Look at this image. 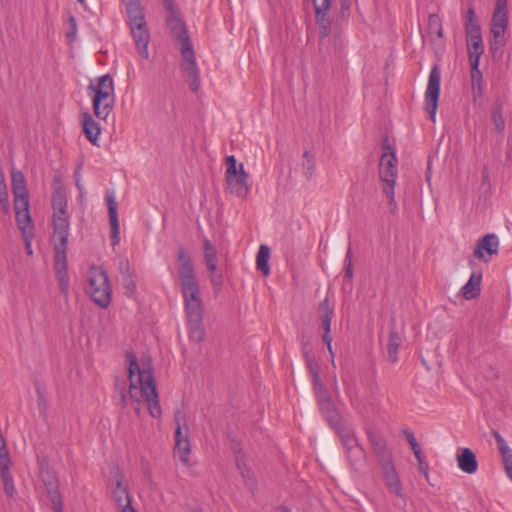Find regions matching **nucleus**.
<instances>
[{
  "label": "nucleus",
  "instance_id": "9",
  "mask_svg": "<svg viewBox=\"0 0 512 512\" xmlns=\"http://www.w3.org/2000/svg\"><path fill=\"white\" fill-rule=\"evenodd\" d=\"M225 163V180L229 191L240 198H245L249 187L247 184L248 174L245 172L243 164L240 163L238 166L234 155L227 156Z\"/></svg>",
  "mask_w": 512,
  "mask_h": 512
},
{
  "label": "nucleus",
  "instance_id": "62",
  "mask_svg": "<svg viewBox=\"0 0 512 512\" xmlns=\"http://www.w3.org/2000/svg\"><path fill=\"white\" fill-rule=\"evenodd\" d=\"M413 454L415 455V457H416V459H417V462H419L420 460H424V456H423V454H422V451H421V450H419L418 452H415V453H413Z\"/></svg>",
  "mask_w": 512,
  "mask_h": 512
},
{
  "label": "nucleus",
  "instance_id": "50",
  "mask_svg": "<svg viewBox=\"0 0 512 512\" xmlns=\"http://www.w3.org/2000/svg\"><path fill=\"white\" fill-rule=\"evenodd\" d=\"M418 469L420 473H422L426 478H428L429 466L428 463L424 460H420L418 462Z\"/></svg>",
  "mask_w": 512,
  "mask_h": 512
},
{
  "label": "nucleus",
  "instance_id": "22",
  "mask_svg": "<svg viewBox=\"0 0 512 512\" xmlns=\"http://www.w3.org/2000/svg\"><path fill=\"white\" fill-rule=\"evenodd\" d=\"M481 281L482 273L473 272L467 283L461 289L462 296L467 300L478 297L481 292Z\"/></svg>",
  "mask_w": 512,
  "mask_h": 512
},
{
  "label": "nucleus",
  "instance_id": "5",
  "mask_svg": "<svg viewBox=\"0 0 512 512\" xmlns=\"http://www.w3.org/2000/svg\"><path fill=\"white\" fill-rule=\"evenodd\" d=\"M382 148L384 152L382 153L379 161V177L383 183V193L389 199V205L394 213L397 208L394 189L398 174V161L395 151L387 137L382 141Z\"/></svg>",
  "mask_w": 512,
  "mask_h": 512
},
{
  "label": "nucleus",
  "instance_id": "1",
  "mask_svg": "<svg viewBox=\"0 0 512 512\" xmlns=\"http://www.w3.org/2000/svg\"><path fill=\"white\" fill-rule=\"evenodd\" d=\"M126 359L128 362L129 378L128 394H126L124 388H119L116 384V389L120 395L119 403L121 407L126 408L128 406V398H130L132 401L137 403L135 412L139 414L141 401L145 400L149 414L153 418H160L162 415V409L159 403L158 391L153 376L151 358L149 356H143L139 363L135 353L127 351Z\"/></svg>",
  "mask_w": 512,
  "mask_h": 512
},
{
  "label": "nucleus",
  "instance_id": "16",
  "mask_svg": "<svg viewBox=\"0 0 512 512\" xmlns=\"http://www.w3.org/2000/svg\"><path fill=\"white\" fill-rule=\"evenodd\" d=\"M15 218L19 229L24 235L33 229L29 212V199H14Z\"/></svg>",
  "mask_w": 512,
  "mask_h": 512
},
{
  "label": "nucleus",
  "instance_id": "37",
  "mask_svg": "<svg viewBox=\"0 0 512 512\" xmlns=\"http://www.w3.org/2000/svg\"><path fill=\"white\" fill-rule=\"evenodd\" d=\"M174 451H175V454L178 455L180 461L184 464H187L189 461V455H190L189 438H184L183 440H178V443H175Z\"/></svg>",
  "mask_w": 512,
  "mask_h": 512
},
{
  "label": "nucleus",
  "instance_id": "30",
  "mask_svg": "<svg viewBox=\"0 0 512 512\" xmlns=\"http://www.w3.org/2000/svg\"><path fill=\"white\" fill-rule=\"evenodd\" d=\"M338 436L345 449H349L359 444L358 439L355 436L354 430L339 423L334 426Z\"/></svg>",
  "mask_w": 512,
  "mask_h": 512
},
{
  "label": "nucleus",
  "instance_id": "10",
  "mask_svg": "<svg viewBox=\"0 0 512 512\" xmlns=\"http://www.w3.org/2000/svg\"><path fill=\"white\" fill-rule=\"evenodd\" d=\"M441 72L438 65L432 66L425 92L426 111L434 121L440 96Z\"/></svg>",
  "mask_w": 512,
  "mask_h": 512
},
{
  "label": "nucleus",
  "instance_id": "44",
  "mask_svg": "<svg viewBox=\"0 0 512 512\" xmlns=\"http://www.w3.org/2000/svg\"><path fill=\"white\" fill-rule=\"evenodd\" d=\"M305 362L307 369L311 373L312 376H317V373L319 372V365L316 361V358L312 354V352H305Z\"/></svg>",
  "mask_w": 512,
  "mask_h": 512
},
{
  "label": "nucleus",
  "instance_id": "12",
  "mask_svg": "<svg viewBox=\"0 0 512 512\" xmlns=\"http://www.w3.org/2000/svg\"><path fill=\"white\" fill-rule=\"evenodd\" d=\"M464 28L466 34V45L484 44L481 27L478 22L475 9L472 2H469L468 9L464 16Z\"/></svg>",
  "mask_w": 512,
  "mask_h": 512
},
{
  "label": "nucleus",
  "instance_id": "23",
  "mask_svg": "<svg viewBox=\"0 0 512 512\" xmlns=\"http://www.w3.org/2000/svg\"><path fill=\"white\" fill-rule=\"evenodd\" d=\"M128 18V26L145 23V14L140 0L124 3Z\"/></svg>",
  "mask_w": 512,
  "mask_h": 512
},
{
  "label": "nucleus",
  "instance_id": "38",
  "mask_svg": "<svg viewBox=\"0 0 512 512\" xmlns=\"http://www.w3.org/2000/svg\"><path fill=\"white\" fill-rule=\"evenodd\" d=\"M346 454L352 466L358 465L365 459V451L359 444L349 449H346Z\"/></svg>",
  "mask_w": 512,
  "mask_h": 512
},
{
  "label": "nucleus",
  "instance_id": "51",
  "mask_svg": "<svg viewBox=\"0 0 512 512\" xmlns=\"http://www.w3.org/2000/svg\"><path fill=\"white\" fill-rule=\"evenodd\" d=\"M315 391V394L317 396V400H318V403H320V401L324 399H330V396H329V393L326 389V387L324 386L323 387V390H314Z\"/></svg>",
  "mask_w": 512,
  "mask_h": 512
},
{
  "label": "nucleus",
  "instance_id": "18",
  "mask_svg": "<svg viewBox=\"0 0 512 512\" xmlns=\"http://www.w3.org/2000/svg\"><path fill=\"white\" fill-rule=\"evenodd\" d=\"M457 465L461 471L473 474L478 469L475 453L470 448H461L456 456Z\"/></svg>",
  "mask_w": 512,
  "mask_h": 512
},
{
  "label": "nucleus",
  "instance_id": "57",
  "mask_svg": "<svg viewBox=\"0 0 512 512\" xmlns=\"http://www.w3.org/2000/svg\"><path fill=\"white\" fill-rule=\"evenodd\" d=\"M352 257H353L352 250L349 247L348 250H347L346 256H345L344 263L352 262Z\"/></svg>",
  "mask_w": 512,
  "mask_h": 512
},
{
  "label": "nucleus",
  "instance_id": "60",
  "mask_svg": "<svg viewBox=\"0 0 512 512\" xmlns=\"http://www.w3.org/2000/svg\"><path fill=\"white\" fill-rule=\"evenodd\" d=\"M120 512H137L135 508H133L132 504L131 505H126V507L120 509Z\"/></svg>",
  "mask_w": 512,
  "mask_h": 512
},
{
  "label": "nucleus",
  "instance_id": "58",
  "mask_svg": "<svg viewBox=\"0 0 512 512\" xmlns=\"http://www.w3.org/2000/svg\"><path fill=\"white\" fill-rule=\"evenodd\" d=\"M482 182L483 183H488L489 182V173H488L487 168L483 169V172H482Z\"/></svg>",
  "mask_w": 512,
  "mask_h": 512
},
{
  "label": "nucleus",
  "instance_id": "2",
  "mask_svg": "<svg viewBox=\"0 0 512 512\" xmlns=\"http://www.w3.org/2000/svg\"><path fill=\"white\" fill-rule=\"evenodd\" d=\"M177 261L179 263L178 273L189 338L199 343L205 338V328L203 325L204 304L200 283L196 276L192 258L185 248H178Z\"/></svg>",
  "mask_w": 512,
  "mask_h": 512
},
{
  "label": "nucleus",
  "instance_id": "6",
  "mask_svg": "<svg viewBox=\"0 0 512 512\" xmlns=\"http://www.w3.org/2000/svg\"><path fill=\"white\" fill-rule=\"evenodd\" d=\"M88 90L93 92L92 107L95 116L106 120L112 112L115 103L114 81L109 74L96 78Z\"/></svg>",
  "mask_w": 512,
  "mask_h": 512
},
{
  "label": "nucleus",
  "instance_id": "3",
  "mask_svg": "<svg viewBox=\"0 0 512 512\" xmlns=\"http://www.w3.org/2000/svg\"><path fill=\"white\" fill-rule=\"evenodd\" d=\"M53 214V248L54 269L60 293L65 299L69 296V275L67 267V248L70 230L67 216V200L63 192L56 191L52 195Z\"/></svg>",
  "mask_w": 512,
  "mask_h": 512
},
{
  "label": "nucleus",
  "instance_id": "28",
  "mask_svg": "<svg viewBox=\"0 0 512 512\" xmlns=\"http://www.w3.org/2000/svg\"><path fill=\"white\" fill-rule=\"evenodd\" d=\"M113 498L119 509L126 507V505H131L132 500L128 487L122 483L121 477L116 480V487L113 490Z\"/></svg>",
  "mask_w": 512,
  "mask_h": 512
},
{
  "label": "nucleus",
  "instance_id": "39",
  "mask_svg": "<svg viewBox=\"0 0 512 512\" xmlns=\"http://www.w3.org/2000/svg\"><path fill=\"white\" fill-rule=\"evenodd\" d=\"M236 464L245 484L252 489L255 485L254 473L245 463L241 462L238 457L236 458Z\"/></svg>",
  "mask_w": 512,
  "mask_h": 512
},
{
  "label": "nucleus",
  "instance_id": "29",
  "mask_svg": "<svg viewBox=\"0 0 512 512\" xmlns=\"http://www.w3.org/2000/svg\"><path fill=\"white\" fill-rule=\"evenodd\" d=\"M120 272L125 293L129 296H132L136 292V283L134 281V276L130 271L128 261H122L120 263Z\"/></svg>",
  "mask_w": 512,
  "mask_h": 512
},
{
  "label": "nucleus",
  "instance_id": "45",
  "mask_svg": "<svg viewBox=\"0 0 512 512\" xmlns=\"http://www.w3.org/2000/svg\"><path fill=\"white\" fill-rule=\"evenodd\" d=\"M492 120L496 130L498 132H502L505 128V121L499 109H496L492 112Z\"/></svg>",
  "mask_w": 512,
  "mask_h": 512
},
{
  "label": "nucleus",
  "instance_id": "27",
  "mask_svg": "<svg viewBox=\"0 0 512 512\" xmlns=\"http://www.w3.org/2000/svg\"><path fill=\"white\" fill-rule=\"evenodd\" d=\"M507 0H496L495 9L493 12L491 26L507 28L508 15H507Z\"/></svg>",
  "mask_w": 512,
  "mask_h": 512
},
{
  "label": "nucleus",
  "instance_id": "19",
  "mask_svg": "<svg viewBox=\"0 0 512 512\" xmlns=\"http://www.w3.org/2000/svg\"><path fill=\"white\" fill-rule=\"evenodd\" d=\"M367 436L372 445L373 452L378 458L380 464L392 460L391 454L388 452L386 447V441L380 434L369 430L367 431Z\"/></svg>",
  "mask_w": 512,
  "mask_h": 512
},
{
  "label": "nucleus",
  "instance_id": "17",
  "mask_svg": "<svg viewBox=\"0 0 512 512\" xmlns=\"http://www.w3.org/2000/svg\"><path fill=\"white\" fill-rule=\"evenodd\" d=\"M381 466L383 469L385 483L390 491L397 497L403 498L404 494L402 491V484L392 460L382 463Z\"/></svg>",
  "mask_w": 512,
  "mask_h": 512
},
{
  "label": "nucleus",
  "instance_id": "31",
  "mask_svg": "<svg viewBox=\"0 0 512 512\" xmlns=\"http://www.w3.org/2000/svg\"><path fill=\"white\" fill-rule=\"evenodd\" d=\"M401 343V336L398 334L395 328H392L389 332V338L387 343L388 360L391 363H395L398 361V349Z\"/></svg>",
  "mask_w": 512,
  "mask_h": 512
},
{
  "label": "nucleus",
  "instance_id": "42",
  "mask_svg": "<svg viewBox=\"0 0 512 512\" xmlns=\"http://www.w3.org/2000/svg\"><path fill=\"white\" fill-rule=\"evenodd\" d=\"M429 30L431 33H435L439 38L443 37V28L438 15L431 14L429 16Z\"/></svg>",
  "mask_w": 512,
  "mask_h": 512
},
{
  "label": "nucleus",
  "instance_id": "43",
  "mask_svg": "<svg viewBox=\"0 0 512 512\" xmlns=\"http://www.w3.org/2000/svg\"><path fill=\"white\" fill-rule=\"evenodd\" d=\"M313 6L315 8V16H320L323 18V15H328L331 8V0H322L320 4H318L317 0H312Z\"/></svg>",
  "mask_w": 512,
  "mask_h": 512
},
{
  "label": "nucleus",
  "instance_id": "35",
  "mask_svg": "<svg viewBox=\"0 0 512 512\" xmlns=\"http://www.w3.org/2000/svg\"><path fill=\"white\" fill-rule=\"evenodd\" d=\"M269 258H270V248L267 245H260L257 257H256V266L259 271L263 273V275L267 276L270 273L269 267Z\"/></svg>",
  "mask_w": 512,
  "mask_h": 512
},
{
  "label": "nucleus",
  "instance_id": "40",
  "mask_svg": "<svg viewBox=\"0 0 512 512\" xmlns=\"http://www.w3.org/2000/svg\"><path fill=\"white\" fill-rule=\"evenodd\" d=\"M469 64H480L481 56L484 53V44L467 46Z\"/></svg>",
  "mask_w": 512,
  "mask_h": 512
},
{
  "label": "nucleus",
  "instance_id": "53",
  "mask_svg": "<svg viewBox=\"0 0 512 512\" xmlns=\"http://www.w3.org/2000/svg\"><path fill=\"white\" fill-rule=\"evenodd\" d=\"M353 276H354L353 263L352 262L345 263V277L348 280H351L353 278Z\"/></svg>",
  "mask_w": 512,
  "mask_h": 512
},
{
  "label": "nucleus",
  "instance_id": "49",
  "mask_svg": "<svg viewBox=\"0 0 512 512\" xmlns=\"http://www.w3.org/2000/svg\"><path fill=\"white\" fill-rule=\"evenodd\" d=\"M210 282L216 292L221 290V287L223 285V276L221 273L216 275H210L209 277Z\"/></svg>",
  "mask_w": 512,
  "mask_h": 512
},
{
  "label": "nucleus",
  "instance_id": "15",
  "mask_svg": "<svg viewBox=\"0 0 512 512\" xmlns=\"http://www.w3.org/2000/svg\"><path fill=\"white\" fill-rule=\"evenodd\" d=\"M105 200L108 207L109 224H110V238L112 245H118L120 243V225L118 221L117 213V202L115 193L113 191H107Z\"/></svg>",
  "mask_w": 512,
  "mask_h": 512
},
{
  "label": "nucleus",
  "instance_id": "33",
  "mask_svg": "<svg viewBox=\"0 0 512 512\" xmlns=\"http://www.w3.org/2000/svg\"><path fill=\"white\" fill-rule=\"evenodd\" d=\"M319 408L324 415V417L327 419L330 425L333 427L340 423V418L337 410L335 409L334 404L330 399H324L318 403Z\"/></svg>",
  "mask_w": 512,
  "mask_h": 512
},
{
  "label": "nucleus",
  "instance_id": "47",
  "mask_svg": "<svg viewBox=\"0 0 512 512\" xmlns=\"http://www.w3.org/2000/svg\"><path fill=\"white\" fill-rule=\"evenodd\" d=\"M69 23H70V30L67 32L66 37L69 40V42H72L75 40L76 34H77V22L74 16L69 17Z\"/></svg>",
  "mask_w": 512,
  "mask_h": 512
},
{
  "label": "nucleus",
  "instance_id": "14",
  "mask_svg": "<svg viewBox=\"0 0 512 512\" xmlns=\"http://www.w3.org/2000/svg\"><path fill=\"white\" fill-rule=\"evenodd\" d=\"M129 28L138 53L142 58L149 60L148 45L150 43V32L147 22L131 25Z\"/></svg>",
  "mask_w": 512,
  "mask_h": 512
},
{
  "label": "nucleus",
  "instance_id": "7",
  "mask_svg": "<svg viewBox=\"0 0 512 512\" xmlns=\"http://www.w3.org/2000/svg\"><path fill=\"white\" fill-rule=\"evenodd\" d=\"M88 287L86 293L101 308H107L111 302L112 288L106 270L92 265L87 273Z\"/></svg>",
  "mask_w": 512,
  "mask_h": 512
},
{
  "label": "nucleus",
  "instance_id": "56",
  "mask_svg": "<svg viewBox=\"0 0 512 512\" xmlns=\"http://www.w3.org/2000/svg\"><path fill=\"white\" fill-rule=\"evenodd\" d=\"M0 208L5 214H8L10 211L9 201L5 200V202H0Z\"/></svg>",
  "mask_w": 512,
  "mask_h": 512
},
{
  "label": "nucleus",
  "instance_id": "52",
  "mask_svg": "<svg viewBox=\"0 0 512 512\" xmlns=\"http://www.w3.org/2000/svg\"><path fill=\"white\" fill-rule=\"evenodd\" d=\"M8 200V192L5 183L3 180L0 181V202H5Z\"/></svg>",
  "mask_w": 512,
  "mask_h": 512
},
{
  "label": "nucleus",
  "instance_id": "54",
  "mask_svg": "<svg viewBox=\"0 0 512 512\" xmlns=\"http://www.w3.org/2000/svg\"><path fill=\"white\" fill-rule=\"evenodd\" d=\"M312 381H313L314 390H321V391L323 390V387L325 385L320 380L319 372L317 373V376H312Z\"/></svg>",
  "mask_w": 512,
  "mask_h": 512
},
{
  "label": "nucleus",
  "instance_id": "32",
  "mask_svg": "<svg viewBox=\"0 0 512 512\" xmlns=\"http://www.w3.org/2000/svg\"><path fill=\"white\" fill-rule=\"evenodd\" d=\"M333 316H334V314H327V313L320 314L321 325L324 330L323 337H322L323 342L327 345L328 351L331 355V362L334 365V352L332 349V337L330 335L331 322H332Z\"/></svg>",
  "mask_w": 512,
  "mask_h": 512
},
{
  "label": "nucleus",
  "instance_id": "20",
  "mask_svg": "<svg viewBox=\"0 0 512 512\" xmlns=\"http://www.w3.org/2000/svg\"><path fill=\"white\" fill-rule=\"evenodd\" d=\"M82 117V128L86 138L93 144L97 145L101 129L99 124L94 120L92 115L88 112H84Z\"/></svg>",
  "mask_w": 512,
  "mask_h": 512
},
{
  "label": "nucleus",
  "instance_id": "46",
  "mask_svg": "<svg viewBox=\"0 0 512 512\" xmlns=\"http://www.w3.org/2000/svg\"><path fill=\"white\" fill-rule=\"evenodd\" d=\"M353 0H340L339 14L342 15L344 20H348L351 14V7Z\"/></svg>",
  "mask_w": 512,
  "mask_h": 512
},
{
  "label": "nucleus",
  "instance_id": "21",
  "mask_svg": "<svg viewBox=\"0 0 512 512\" xmlns=\"http://www.w3.org/2000/svg\"><path fill=\"white\" fill-rule=\"evenodd\" d=\"M507 28L491 26L489 50L493 57L501 55V49L505 45V31Z\"/></svg>",
  "mask_w": 512,
  "mask_h": 512
},
{
  "label": "nucleus",
  "instance_id": "13",
  "mask_svg": "<svg viewBox=\"0 0 512 512\" xmlns=\"http://www.w3.org/2000/svg\"><path fill=\"white\" fill-rule=\"evenodd\" d=\"M499 245V238L496 234H486L477 240L474 249V257L484 262H489L492 256L498 254Z\"/></svg>",
  "mask_w": 512,
  "mask_h": 512
},
{
  "label": "nucleus",
  "instance_id": "41",
  "mask_svg": "<svg viewBox=\"0 0 512 512\" xmlns=\"http://www.w3.org/2000/svg\"><path fill=\"white\" fill-rule=\"evenodd\" d=\"M180 418H183V420L185 421L184 414H182L181 411H177L175 413V422H176L175 443H178V440H183L184 438H188V434H187L188 427L184 423V426H185V429H186V433L183 434V431H182L183 427H182V424L180 423Z\"/></svg>",
  "mask_w": 512,
  "mask_h": 512
},
{
  "label": "nucleus",
  "instance_id": "55",
  "mask_svg": "<svg viewBox=\"0 0 512 512\" xmlns=\"http://www.w3.org/2000/svg\"><path fill=\"white\" fill-rule=\"evenodd\" d=\"M404 435H405L406 440L408 441V443L410 445H412V443H416L417 442L414 434L411 431L405 430L404 431Z\"/></svg>",
  "mask_w": 512,
  "mask_h": 512
},
{
  "label": "nucleus",
  "instance_id": "11",
  "mask_svg": "<svg viewBox=\"0 0 512 512\" xmlns=\"http://www.w3.org/2000/svg\"><path fill=\"white\" fill-rule=\"evenodd\" d=\"M41 478L45 485L49 500L55 512H63V502L59 491V482L55 472L48 467L41 468Z\"/></svg>",
  "mask_w": 512,
  "mask_h": 512
},
{
  "label": "nucleus",
  "instance_id": "25",
  "mask_svg": "<svg viewBox=\"0 0 512 512\" xmlns=\"http://www.w3.org/2000/svg\"><path fill=\"white\" fill-rule=\"evenodd\" d=\"M11 178L14 199H29V193L26 188V179L24 174L21 171H13Z\"/></svg>",
  "mask_w": 512,
  "mask_h": 512
},
{
  "label": "nucleus",
  "instance_id": "34",
  "mask_svg": "<svg viewBox=\"0 0 512 512\" xmlns=\"http://www.w3.org/2000/svg\"><path fill=\"white\" fill-rule=\"evenodd\" d=\"M480 64H470L471 89L474 97H480L483 93V74L479 68Z\"/></svg>",
  "mask_w": 512,
  "mask_h": 512
},
{
  "label": "nucleus",
  "instance_id": "48",
  "mask_svg": "<svg viewBox=\"0 0 512 512\" xmlns=\"http://www.w3.org/2000/svg\"><path fill=\"white\" fill-rule=\"evenodd\" d=\"M318 310L320 314H334V308L330 306L329 297L326 296L319 304Z\"/></svg>",
  "mask_w": 512,
  "mask_h": 512
},
{
  "label": "nucleus",
  "instance_id": "24",
  "mask_svg": "<svg viewBox=\"0 0 512 512\" xmlns=\"http://www.w3.org/2000/svg\"><path fill=\"white\" fill-rule=\"evenodd\" d=\"M203 252L207 270L210 275H216L218 267L217 251L211 241L207 238L203 240Z\"/></svg>",
  "mask_w": 512,
  "mask_h": 512
},
{
  "label": "nucleus",
  "instance_id": "36",
  "mask_svg": "<svg viewBox=\"0 0 512 512\" xmlns=\"http://www.w3.org/2000/svg\"><path fill=\"white\" fill-rule=\"evenodd\" d=\"M301 165L304 177L308 181L311 180L316 169L315 158L313 154H311L309 151H305L303 153Z\"/></svg>",
  "mask_w": 512,
  "mask_h": 512
},
{
  "label": "nucleus",
  "instance_id": "8",
  "mask_svg": "<svg viewBox=\"0 0 512 512\" xmlns=\"http://www.w3.org/2000/svg\"><path fill=\"white\" fill-rule=\"evenodd\" d=\"M316 25L318 27L319 38L321 41L328 39L336 50H340L344 45V29L348 20H344L342 15L330 19L328 15L315 16Z\"/></svg>",
  "mask_w": 512,
  "mask_h": 512
},
{
  "label": "nucleus",
  "instance_id": "61",
  "mask_svg": "<svg viewBox=\"0 0 512 512\" xmlns=\"http://www.w3.org/2000/svg\"><path fill=\"white\" fill-rule=\"evenodd\" d=\"M302 351H303V356L305 357V352H312L308 343L304 342L303 345H302Z\"/></svg>",
  "mask_w": 512,
  "mask_h": 512
},
{
  "label": "nucleus",
  "instance_id": "64",
  "mask_svg": "<svg viewBox=\"0 0 512 512\" xmlns=\"http://www.w3.org/2000/svg\"><path fill=\"white\" fill-rule=\"evenodd\" d=\"M410 446H411V449H412L413 453L418 452L419 450H421L418 442L412 443V445H410Z\"/></svg>",
  "mask_w": 512,
  "mask_h": 512
},
{
  "label": "nucleus",
  "instance_id": "63",
  "mask_svg": "<svg viewBox=\"0 0 512 512\" xmlns=\"http://www.w3.org/2000/svg\"><path fill=\"white\" fill-rule=\"evenodd\" d=\"M413 454L415 455V457H416V459H417V462H419L420 460H424V456H423V454H422V451H421V450H419L418 452H415V453H413Z\"/></svg>",
  "mask_w": 512,
  "mask_h": 512
},
{
  "label": "nucleus",
  "instance_id": "4",
  "mask_svg": "<svg viewBox=\"0 0 512 512\" xmlns=\"http://www.w3.org/2000/svg\"><path fill=\"white\" fill-rule=\"evenodd\" d=\"M163 6L166 11L165 22L167 28L173 39L180 44L181 67L186 73L190 89L197 92L200 87L199 68L186 24L180 16L174 0H163Z\"/></svg>",
  "mask_w": 512,
  "mask_h": 512
},
{
  "label": "nucleus",
  "instance_id": "59",
  "mask_svg": "<svg viewBox=\"0 0 512 512\" xmlns=\"http://www.w3.org/2000/svg\"><path fill=\"white\" fill-rule=\"evenodd\" d=\"M75 178H76V186L78 189L82 190V186H81V179H80V173H79V169L75 171Z\"/></svg>",
  "mask_w": 512,
  "mask_h": 512
},
{
  "label": "nucleus",
  "instance_id": "26",
  "mask_svg": "<svg viewBox=\"0 0 512 512\" xmlns=\"http://www.w3.org/2000/svg\"><path fill=\"white\" fill-rule=\"evenodd\" d=\"M493 436L500 452L504 469L512 471V449L498 431H494Z\"/></svg>",
  "mask_w": 512,
  "mask_h": 512
}]
</instances>
